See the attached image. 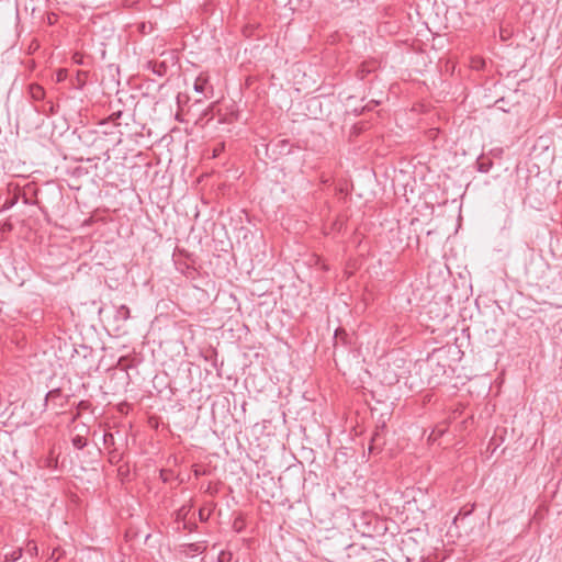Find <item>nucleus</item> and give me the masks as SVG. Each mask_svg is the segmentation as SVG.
Returning <instances> with one entry per match:
<instances>
[{
    "label": "nucleus",
    "mask_w": 562,
    "mask_h": 562,
    "mask_svg": "<svg viewBox=\"0 0 562 562\" xmlns=\"http://www.w3.org/2000/svg\"><path fill=\"white\" fill-rule=\"evenodd\" d=\"M379 525V518L372 513L361 512L353 516V527L362 537H374Z\"/></svg>",
    "instance_id": "obj_1"
},
{
    "label": "nucleus",
    "mask_w": 562,
    "mask_h": 562,
    "mask_svg": "<svg viewBox=\"0 0 562 562\" xmlns=\"http://www.w3.org/2000/svg\"><path fill=\"white\" fill-rule=\"evenodd\" d=\"M69 396H63L61 390L59 387L50 390L44 400V406L47 407L48 403H53L55 407L64 408L68 403Z\"/></svg>",
    "instance_id": "obj_2"
},
{
    "label": "nucleus",
    "mask_w": 562,
    "mask_h": 562,
    "mask_svg": "<svg viewBox=\"0 0 562 562\" xmlns=\"http://www.w3.org/2000/svg\"><path fill=\"white\" fill-rule=\"evenodd\" d=\"M193 88L198 93H204L206 98L213 97V86L210 85L209 77L204 74H200L198 76V78L194 81Z\"/></svg>",
    "instance_id": "obj_3"
},
{
    "label": "nucleus",
    "mask_w": 562,
    "mask_h": 562,
    "mask_svg": "<svg viewBox=\"0 0 562 562\" xmlns=\"http://www.w3.org/2000/svg\"><path fill=\"white\" fill-rule=\"evenodd\" d=\"M378 68V63L374 61V60H370V61H363L359 69L357 70V77L360 79V80H364L367 78V76L373 71H375Z\"/></svg>",
    "instance_id": "obj_4"
},
{
    "label": "nucleus",
    "mask_w": 562,
    "mask_h": 562,
    "mask_svg": "<svg viewBox=\"0 0 562 562\" xmlns=\"http://www.w3.org/2000/svg\"><path fill=\"white\" fill-rule=\"evenodd\" d=\"M334 348L340 344L342 346H347L351 344V336L346 331L345 328H337L334 334Z\"/></svg>",
    "instance_id": "obj_5"
},
{
    "label": "nucleus",
    "mask_w": 562,
    "mask_h": 562,
    "mask_svg": "<svg viewBox=\"0 0 562 562\" xmlns=\"http://www.w3.org/2000/svg\"><path fill=\"white\" fill-rule=\"evenodd\" d=\"M384 443L385 442L382 434L379 430H376L371 438L369 452L374 453L376 451H380Z\"/></svg>",
    "instance_id": "obj_6"
},
{
    "label": "nucleus",
    "mask_w": 562,
    "mask_h": 562,
    "mask_svg": "<svg viewBox=\"0 0 562 562\" xmlns=\"http://www.w3.org/2000/svg\"><path fill=\"white\" fill-rule=\"evenodd\" d=\"M29 92H30L31 98L35 101L43 100L45 97L44 88L37 83L30 85Z\"/></svg>",
    "instance_id": "obj_7"
},
{
    "label": "nucleus",
    "mask_w": 562,
    "mask_h": 562,
    "mask_svg": "<svg viewBox=\"0 0 562 562\" xmlns=\"http://www.w3.org/2000/svg\"><path fill=\"white\" fill-rule=\"evenodd\" d=\"M115 317L121 321H127L131 317V311L130 308L122 304L117 307Z\"/></svg>",
    "instance_id": "obj_8"
},
{
    "label": "nucleus",
    "mask_w": 562,
    "mask_h": 562,
    "mask_svg": "<svg viewBox=\"0 0 562 562\" xmlns=\"http://www.w3.org/2000/svg\"><path fill=\"white\" fill-rule=\"evenodd\" d=\"M492 166L493 161L488 158L482 157L477 160V170L480 172H488Z\"/></svg>",
    "instance_id": "obj_9"
},
{
    "label": "nucleus",
    "mask_w": 562,
    "mask_h": 562,
    "mask_svg": "<svg viewBox=\"0 0 562 562\" xmlns=\"http://www.w3.org/2000/svg\"><path fill=\"white\" fill-rule=\"evenodd\" d=\"M22 554H23V549L18 548V549L13 550L12 552L5 553L4 558H5V561L15 562L22 558Z\"/></svg>",
    "instance_id": "obj_10"
},
{
    "label": "nucleus",
    "mask_w": 562,
    "mask_h": 562,
    "mask_svg": "<svg viewBox=\"0 0 562 562\" xmlns=\"http://www.w3.org/2000/svg\"><path fill=\"white\" fill-rule=\"evenodd\" d=\"M203 548L198 543H190L186 546L184 553L187 555H193L194 553H201Z\"/></svg>",
    "instance_id": "obj_11"
},
{
    "label": "nucleus",
    "mask_w": 562,
    "mask_h": 562,
    "mask_svg": "<svg viewBox=\"0 0 562 562\" xmlns=\"http://www.w3.org/2000/svg\"><path fill=\"white\" fill-rule=\"evenodd\" d=\"M25 551L31 557H36L38 554V548L34 540H29L26 543Z\"/></svg>",
    "instance_id": "obj_12"
},
{
    "label": "nucleus",
    "mask_w": 562,
    "mask_h": 562,
    "mask_svg": "<svg viewBox=\"0 0 562 562\" xmlns=\"http://www.w3.org/2000/svg\"><path fill=\"white\" fill-rule=\"evenodd\" d=\"M91 407V403L89 401H80L77 406V413L74 416V419H77L81 412L88 411Z\"/></svg>",
    "instance_id": "obj_13"
},
{
    "label": "nucleus",
    "mask_w": 562,
    "mask_h": 562,
    "mask_svg": "<svg viewBox=\"0 0 562 562\" xmlns=\"http://www.w3.org/2000/svg\"><path fill=\"white\" fill-rule=\"evenodd\" d=\"M72 445H74V447L76 449L81 450V449H83L86 447L87 441H86V439L82 436L78 435V436L72 438Z\"/></svg>",
    "instance_id": "obj_14"
},
{
    "label": "nucleus",
    "mask_w": 562,
    "mask_h": 562,
    "mask_svg": "<svg viewBox=\"0 0 562 562\" xmlns=\"http://www.w3.org/2000/svg\"><path fill=\"white\" fill-rule=\"evenodd\" d=\"M44 113L54 114L55 113V105L52 101L46 102L43 109Z\"/></svg>",
    "instance_id": "obj_15"
},
{
    "label": "nucleus",
    "mask_w": 562,
    "mask_h": 562,
    "mask_svg": "<svg viewBox=\"0 0 562 562\" xmlns=\"http://www.w3.org/2000/svg\"><path fill=\"white\" fill-rule=\"evenodd\" d=\"M67 78V70L66 69H59L56 74V80L57 82H61Z\"/></svg>",
    "instance_id": "obj_16"
},
{
    "label": "nucleus",
    "mask_w": 562,
    "mask_h": 562,
    "mask_svg": "<svg viewBox=\"0 0 562 562\" xmlns=\"http://www.w3.org/2000/svg\"><path fill=\"white\" fill-rule=\"evenodd\" d=\"M233 527L237 532H240L243 530V520L239 518L235 519Z\"/></svg>",
    "instance_id": "obj_17"
},
{
    "label": "nucleus",
    "mask_w": 562,
    "mask_h": 562,
    "mask_svg": "<svg viewBox=\"0 0 562 562\" xmlns=\"http://www.w3.org/2000/svg\"><path fill=\"white\" fill-rule=\"evenodd\" d=\"M121 116H122V112H121V111H117V112L112 113V114L109 116V120H110V121H112V122H115V121H116V120H119Z\"/></svg>",
    "instance_id": "obj_18"
},
{
    "label": "nucleus",
    "mask_w": 562,
    "mask_h": 562,
    "mask_svg": "<svg viewBox=\"0 0 562 562\" xmlns=\"http://www.w3.org/2000/svg\"><path fill=\"white\" fill-rule=\"evenodd\" d=\"M113 440H114V437L112 434H110V432L104 434V443L113 442Z\"/></svg>",
    "instance_id": "obj_19"
},
{
    "label": "nucleus",
    "mask_w": 562,
    "mask_h": 562,
    "mask_svg": "<svg viewBox=\"0 0 562 562\" xmlns=\"http://www.w3.org/2000/svg\"><path fill=\"white\" fill-rule=\"evenodd\" d=\"M57 551H58V549H54L53 550V552H52V554L49 557L50 560H54V561H58L59 560L60 557L56 555Z\"/></svg>",
    "instance_id": "obj_20"
},
{
    "label": "nucleus",
    "mask_w": 562,
    "mask_h": 562,
    "mask_svg": "<svg viewBox=\"0 0 562 562\" xmlns=\"http://www.w3.org/2000/svg\"><path fill=\"white\" fill-rule=\"evenodd\" d=\"M104 157H105V160H109L110 159V154H109V149H105L104 153H103Z\"/></svg>",
    "instance_id": "obj_21"
},
{
    "label": "nucleus",
    "mask_w": 562,
    "mask_h": 562,
    "mask_svg": "<svg viewBox=\"0 0 562 562\" xmlns=\"http://www.w3.org/2000/svg\"><path fill=\"white\" fill-rule=\"evenodd\" d=\"M200 519L203 520L204 519V514L202 510H200Z\"/></svg>",
    "instance_id": "obj_22"
}]
</instances>
